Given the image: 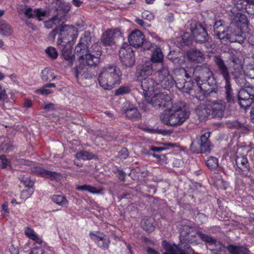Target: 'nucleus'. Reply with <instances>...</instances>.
Returning <instances> with one entry per match:
<instances>
[{
    "mask_svg": "<svg viewBox=\"0 0 254 254\" xmlns=\"http://www.w3.org/2000/svg\"><path fill=\"white\" fill-rule=\"evenodd\" d=\"M193 75L197 84L196 98L198 100H203L205 96L216 92V81L209 67L197 66L193 69Z\"/></svg>",
    "mask_w": 254,
    "mask_h": 254,
    "instance_id": "f257e3e1",
    "label": "nucleus"
},
{
    "mask_svg": "<svg viewBox=\"0 0 254 254\" xmlns=\"http://www.w3.org/2000/svg\"><path fill=\"white\" fill-rule=\"evenodd\" d=\"M190 112L186 104L179 102L172 104L160 116V119L165 125L171 127L182 125L190 117Z\"/></svg>",
    "mask_w": 254,
    "mask_h": 254,
    "instance_id": "f03ea898",
    "label": "nucleus"
},
{
    "mask_svg": "<svg viewBox=\"0 0 254 254\" xmlns=\"http://www.w3.org/2000/svg\"><path fill=\"white\" fill-rule=\"evenodd\" d=\"M180 232L181 243L186 244L189 243L193 245H197L199 244L198 238L209 245H215L216 243V240L211 236L202 234L187 223L182 225L180 228Z\"/></svg>",
    "mask_w": 254,
    "mask_h": 254,
    "instance_id": "7ed1b4c3",
    "label": "nucleus"
},
{
    "mask_svg": "<svg viewBox=\"0 0 254 254\" xmlns=\"http://www.w3.org/2000/svg\"><path fill=\"white\" fill-rule=\"evenodd\" d=\"M75 51L81 63L86 64L89 66H95L100 61L102 55L101 48L98 45H93L90 50L87 49L86 45L84 43H78L76 46Z\"/></svg>",
    "mask_w": 254,
    "mask_h": 254,
    "instance_id": "20e7f679",
    "label": "nucleus"
},
{
    "mask_svg": "<svg viewBox=\"0 0 254 254\" xmlns=\"http://www.w3.org/2000/svg\"><path fill=\"white\" fill-rule=\"evenodd\" d=\"M122 76L120 69L116 65H109L101 69L99 75L100 85L104 89H111L116 84H119Z\"/></svg>",
    "mask_w": 254,
    "mask_h": 254,
    "instance_id": "39448f33",
    "label": "nucleus"
},
{
    "mask_svg": "<svg viewBox=\"0 0 254 254\" xmlns=\"http://www.w3.org/2000/svg\"><path fill=\"white\" fill-rule=\"evenodd\" d=\"M214 33L217 38L225 44L227 41L230 42L241 43L243 41V37L240 34V29H238V32L232 31V28L230 27L226 29L223 25L221 20L217 21L214 24Z\"/></svg>",
    "mask_w": 254,
    "mask_h": 254,
    "instance_id": "423d86ee",
    "label": "nucleus"
},
{
    "mask_svg": "<svg viewBox=\"0 0 254 254\" xmlns=\"http://www.w3.org/2000/svg\"><path fill=\"white\" fill-rule=\"evenodd\" d=\"M213 61L217 66L220 74L225 80V90L227 101L228 102L233 103L235 101V96L232 92V89L230 82V75L228 71V68L225 64L224 61L219 55L214 56Z\"/></svg>",
    "mask_w": 254,
    "mask_h": 254,
    "instance_id": "0eeeda50",
    "label": "nucleus"
},
{
    "mask_svg": "<svg viewBox=\"0 0 254 254\" xmlns=\"http://www.w3.org/2000/svg\"><path fill=\"white\" fill-rule=\"evenodd\" d=\"M145 99L155 109L166 108V109H168L173 104L170 96L165 92L155 93L154 95L152 93L146 96Z\"/></svg>",
    "mask_w": 254,
    "mask_h": 254,
    "instance_id": "6e6552de",
    "label": "nucleus"
},
{
    "mask_svg": "<svg viewBox=\"0 0 254 254\" xmlns=\"http://www.w3.org/2000/svg\"><path fill=\"white\" fill-rule=\"evenodd\" d=\"M157 81L156 84H160L164 89L169 90L173 87L175 80L170 73L168 66L165 64H162L161 67L157 70Z\"/></svg>",
    "mask_w": 254,
    "mask_h": 254,
    "instance_id": "1a4fd4ad",
    "label": "nucleus"
},
{
    "mask_svg": "<svg viewBox=\"0 0 254 254\" xmlns=\"http://www.w3.org/2000/svg\"><path fill=\"white\" fill-rule=\"evenodd\" d=\"M238 102L241 108L246 110L253 104L254 107V88L246 87L240 90L238 94Z\"/></svg>",
    "mask_w": 254,
    "mask_h": 254,
    "instance_id": "9d476101",
    "label": "nucleus"
},
{
    "mask_svg": "<svg viewBox=\"0 0 254 254\" xmlns=\"http://www.w3.org/2000/svg\"><path fill=\"white\" fill-rule=\"evenodd\" d=\"M128 40L130 46L134 47H141L144 50H150L152 46V43L145 41L144 35L138 30L132 31L128 36Z\"/></svg>",
    "mask_w": 254,
    "mask_h": 254,
    "instance_id": "9b49d317",
    "label": "nucleus"
},
{
    "mask_svg": "<svg viewBox=\"0 0 254 254\" xmlns=\"http://www.w3.org/2000/svg\"><path fill=\"white\" fill-rule=\"evenodd\" d=\"M190 29L196 43H202L207 40L208 34L205 28L195 21L190 22Z\"/></svg>",
    "mask_w": 254,
    "mask_h": 254,
    "instance_id": "f8f14e48",
    "label": "nucleus"
},
{
    "mask_svg": "<svg viewBox=\"0 0 254 254\" xmlns=\"http://www.w3.org/2000/svg\"><path fill=\"white\" fill-rule=\"evenodd\" d=\"M119 57L123 64L126 66H131L134 64L135 59L134 53L129 45L127 43L123 45L119 52Z\"/></svg>",
    "mask_w": 254,
    "mask_h": 254,
    "instance_id": "ddd939ff",
    "label": "nucleus"
},
{
    "mask_svg": "<svg viewBox=\"0 0 254 254\" xmlns=\"http://www.w3.org/2000/svg\"><path fill=\"white\" fill-rule=\"evenodd\" d=\"M58 33H59V39L61 40V42H63V40L67 39L70 40L71 38L72 40L75 38L76 31L74 27L64 25H61L53 30L51 34L55 37Z\"/></svg>",
    "mask_w": 254,
    "mask_h": 254,
    "instance_id": "4468645a",
    "label": "nucleus"
},
{
    "mask_svg": "<svg viewBox=\"0 0 254 254\" xmlns=\"http://www.w3.org/2000/svg\"><path fill=\"white\" fill-rule=\"evenodd\" d=\"M90 238L102 250H108L110 244L109 238L100 231L90 232L89 233Z\"/></svg>",
    "mask_w": 254,
    "mask_h": 254,
    "instance_id": "2eb2a0df",
    "label": "nucleus"
},
{
    "mask_svg": "<svg viewBox=\"0 0 254 254\" xmlns=\"http://www.w3.org/2000/svg\"><path fill=\"white\" fill-rule=\"evenodd\" d=\"M236 164L238 168L241 170L242 174L246 177L251 175L250 167L247 158L243 155L238 154L235 158Z\"/></svg>",
    "mask_w": 254,
    "mask_h": 254,
    "instance_id": "dca6fc26",
    "label": "nucleus"
},
{
    "mask_svg": "<svg viewBox=\"0 0 254 254\" xmlns=\"http://www.w3.org/2000/svg\"><path fill=\"white\" fill-rule=\"evenodd\" d=\"M209 107L213 116L221 118L226 109V104L224 101L218 100L209 104Z\"/></svg>",
    "mask_w": 254,
    "mask_h": 254,
    "instance_id": "f3484780",
    "label": "nucleus"
},
{
    "mask_svg": "<svg viewBox=\"0 0 254 254\" xmlns=\"http://www.w3.org/2000/svg\"><path fill=\"white\" fill-rule=\"evenodd\" d=\"M141 80V86L143 90L144 98L146 96L151 94L154 91L155 83L154 80L152 78L144 77L143 79L140 78Z\"/></svg>",
    "mask_w": 254,
    "mask_h": 254,
    "instance_id": "a211bd4d",
    "label": "nucleus"
},
{
    "mask_svg": "<svg viewBox=\"0 0 254 254\" xmlns=\"http://www.w3.org/2000/svg\"><path fill=\"white\" fill-rule=\"evenodd\" d=\"M32 171L41 176L46 177L51 180H60L61 178V175L59 173L45 170L39 166L34 167Z\"/></svg>",
    "mask_w": 254,
    "mask_h": 254,
    "instance_id": "6ab92c4d",
    "label": "nucleus"
},
{
    "mask_svg": "<svg viewBox=\"0 0 254 254\" xmlns=\"http://www.w3.org/2000/svg\"><path fill=\"white\" fill-rule=\"evenodd\" d=\"M101 40L105 46H112L116 43L115 32L111 29L106 31L102 34Z\"/></svg>",
    "mask_w": 254,
    "mask_h": 254,
    "instance_id": "aec40b11",
    "label": "nucleus"
},
{
    "mask_svg": "<svg viewBox=\"0 0 254 254\" xmlns=\"http://www.w3.org/2000/svg\"><path fill=\"white\" fill-rule=\"evenodd\" d=\"M168 58L175 64L181 65L185 62V56L184 54L179 51H170L168 55Z\"/></svg>",
    "mask_w": 254,
    "mask_h": 254,
    "instance_id": "412c9836",
    "label": "nucleus"
},
{
    "mask_svg": "<svg viewBox=\"0 0 254 254\" xmlns=\"http://www.w3.org/2000/svg\"><path fill=\"white\" fill-rule=\"evenodd\" d=\"M232 13L233 14L232 22L233 26L234 25V23H236L238 26L239 27V29H240L242 26H245L247 25L248 20L245 14L240 12H237L235 14L233 12ZM240 31L241 30H240Z\"/></svg>",
    "mask_w": 254,
    "mask_h": 254,
    "instance_id": "4be33fe9",
    "label": "nucleus"
},
{
    "mask_svg": "<svg viewBox=\"0 0 254 254\" xmlns=\"http://www.w3.org/2000/svg\"><path fill=\"white\" fill-rule=\"evenodd\" d=\"M211 113L210 108L209 104H200L196 109V113L200 120H203L208 117Z\"/></svg>",
    "mask_w": 254,
    "mask_h": 254,
    "instance_id": "5701e85b",
    "label": "nucleus"
},
{
    "mask_svg": "<svg viewBox=\"0 0 254 254\" xmlns=\"http://www.w3.org/2000/svg\"><path fill=\"white\" fill-rule=\"evenodd\" d=\"M187 56L190 60L196 61L197 63L202 62L205 59L203 54L197 50L189 51L187 53Z\"/></svg>",
    "mask_w": 254,
    "mask_h": 254,
    "instance_id": "b1692460",
    "label": "nucleus"
},
{
    "mask_svg": "<svg viewBox=\"0 0 254 254\" xmlns=\"http://www.w3.org/2000/svg\"><path fill=\"white\" fill-rule=\"evenodd\" d=\"M163 59L164 56L163 54L159 48L157 47L154 51L153 52L151 57V61L152 63H159L160 64L159 65V67H161V65L162 64H164L163 63Z\"/></svg>",
    "mask_w": 254,
    "mask_h": 254,
    "instance_id": "393cba45",
    "label": "nucleus"
},
{
    "mask_svg": "<svg viewBox=\"0 0 254 254\" xmlns=\"http://www.w3.org/2000/svg\"><path fill=\"white\" fill-rule=\"evenodd\" d=\"M24 14L29 18L37 17L39 20H41V17L44 16L46 13L40 9L33 10L31 8H28L25 10Z\"/></svg>",
    "mask_w": 254,
    "mask_h": 254,
    "instance_id": "a878e982",
    "label": "nucleus"
},
{
    "mask_svg": "<svg viewBox=\"0 0 254 254\" xmlns=\"http://www.w3.org/2000/svg\"><path fill=\"white\" fill-rule=\"evenodd\" d=\"M52 201L56 204L63 207H67L68 201L66 198L62 195L54 194L50 197Z\"/></svg>",
    "mask_w": 254,
    "mask_h": 254,
    "instance_id": "bb28decb",
    "label": "nucleus"
},
{
    "mask_svg": "<svg viewBox=\"0 0 254 254\" xmlns=\"http://www.w3.org/2000/svg\"><path fill=\"white\" fill-rule=\"evenodd\" d=\"M124 111L126 117L128 119H137L140 117V113L137 108L132 105H129Z\"/></svg>",
    "mask_w": 254,
    "mask_h": 254,
    "instance_id": "cd10ccee",
    "label": "nucleus"
},
{
    "mask_svg": "<svg viewBox=\"0 0 254 254\" xmlns=\"http://www.w3.org/2000/svg\"><path fill=\"white\" fill-rule=\"evenodd\" d=\"M13 30L11 26L4 21L0 22V35L3 37H8L12 34Z\"/></svg>",
    "mask_w": 254,
    "mask_h": 254,
    "instance_id": "c85d7f7f",
    "label": "nucleus"
},
{
    "mask_svg": "<svg viewBox=\"0 0 254 254\" xmlns=\"http://www.w3.org/2000/svg\"><path fill=\"white\" fill-rule=\"evenodd\" d=\"M230 254H249V250L243 246L230 245L227 247Z\"/></svg>",
    "mask_w": 254,
    "mask_h": 254,
    "instance_id": "c756f323",
    "label": "nucleus"
},
{
    "mask_svg": "<svg viewBox=\"0 0 254 254\" xmlns=\"http://www.w3.org/2000/svg\"><path fill=\"white\" fill-rule=\"evenodd\" d=\"M10 140L7 137H0V150L8 152L13 149Z\"/></svg>",
    "mask_w": 254,
    "mask_h": 254,
    "instance_id": "7c9ffc66",
    "label": "nucleus"
},
{
    "mask_svg": "<svg viewBox=\"0 0 254 254\" xmlns=\"http://www.w3.org/2000/svg\"><path fill=\"white\" fill-rule=\"evenodd\" d=\"M203 145H201L197 139L192 142L190 146V150L195 153H205L209 152L206 148H204Z\"/></svg>",
    "mask_w": 254,
    "mask_h": 254,
    "instance_id": "2f4dec72",
    "label": "nucleus"
},
{
    "mask_svg": "<svg viewBox=\"0 0 254 254\" xmlns=\"http://www.w3.org/2000/svg\"><path fill=\"white\" fill-rule=\"evenodd\" d=\"M154 221L152 218H144L142 219L141 224L143 229L148 233L153 231L155 228Z\"/></svg>",
    "mask_w": 254,
    "mask_h": 254,
    "instance_id": "473e14b6",
    "label": "nucleus"
},
{
    "mask_svg": "<svg viewBox=\"0 0 254 254\" xmlns=\"http://www.w3.org/2000/svg\"><path fill=\"white\" fill-rule=\"evenodd\" d=\"M210 136L209 132H205L204 133L202 134L199 138L197 139L200 142L201 145H203L204 148L206 149L209 152L210 150L211 144L209 140Z\"/></svg>",
    "mask_w": 254,
    "mask_h": 254,
    "instance_id": "72a5a7b5",
    "label": "nucleus"
},
{
    "mask_svg": "<svg viewBox=\"0 0 254 254\" xmlns=\"http://www.w3.org/2000/svg\"><path fill=\"white\" fill-rule=\"evenodd\" d=\"M41 78L44 81H51L55 78L52 69L46 68L42 70L41 72Z\"/></svg>",
    "mask_w": 254,
    "mask_h": 254,
    "instance_id": "f704fd0d",
    "label": "nucleus"
},
{
    "mask_svg": "<svg viewBox=\"0 0 254 254\" xmlns=\"http://www.w3.org/2000/svg\"><path fill=\"white\" fill-rule=\"evenodd\" d=\"M75 188L77 190L87 191L93 194H99L101 192V190L97 188L86 184L82 186L76 185Z\"/></svg>",
    "mask_w": 254,
    "mask_h": 254,
    "instance_id": "c9c22d12",
    "label": "nucleus"
},
{
    "mask_svg": "<svg viewBox=\"0 0 254 254\" xmlns=\"http://www.w3.org/2000/svg\"><path fill=\"white\" fill-rule=\"evenodd\" d=\"M25 234L27 237L31 240L35 241L36 243L41 244L42 240L36 234L34 231L30 227L25 228Z\"/></svg>",
    "mask_w": 254,
    "mask_h": 254,
    "instance_id": "e433bc0d",
    "label": "nucleus"
},
{
    "mask_svg": "<svg viewBox=\"0 0 254 254\" xmlns=\"http://www.w3.org/2000/svg\"><path fill=\"white\" fill-rule=\"evenodd\" d=\"M95 155L91 152L87 151H81L76 153L75 157L80 160H91L93 159Z\"/></svg>",
    "mask_w": 254,
    "mask_h": 254,
    "instance_id": "4c0bfd02",
    "label": "nucleus"
},
{
    "mask_svg": "<svg viewBox=\"0 0 254 254\" xmlns=\"http://www.w3.org/2000/svg\"><path fill=\"white\" fill-rule=\"evenodd\" d=\"M153 72L152 67L149 65H146L143 66L139 71V79L140 78L143 79L145 76H148L152 74Z\"/></svg>",
    "mask_w": 254,
    "mask_h": 254,
    "instance_id": "58836bf2",
    "label": "nucleus"
},
{
    "mask_svg": "<svg viewBox=\"0 0 254 254\" xmlns=\"http://www.w3.org/2000/svg\"><path fill=\"white\" fill-rule=\"evenodd\" d=\"M185 76L187 78L188 80H185V83L184 84V89H183V92L186 93H189L190 90H192L193 87V83L190 80V77L188 73L186 72V71L185 70Z\"/></svg>",
    "mask_w": 254,
    "mask_h": 254,
    "instance_id": "ea45409f",
    "label": "nucleus"
},
{
    "mask_svg": "<svg viewBox=\"0 0 254 254\" xmlns=\"http://www.w3.org/2000/svg\"><path fill=\"white\" fill-rule=\"evenodd\" d=\"M205 163L206 166L210 169H215L218 165L217 158L213 156L208 157Z\"/></svg>",
    "mask_w": 254,
    "mask_h": 254,
    "instance_id": "a19ab883",
    "label": "nucleus"
},
{
    "mask_svg": "<svg viewBox=\"0 0 254 254\" xmlns=\"http://www.w3.org/2000/svg\"><path fill=\"white\" fill-rule=\"evenodd\" d=\"M62 55L65 60L69 62H71L73 61L74 56L72 54V49L70 48L68 49H63Z\"/></svg>",
    "mask_w": 254,
    "mask_h": 254,
    "instance_id": "79ce46f5",
    "label": "nucleus"
},
{
    "mask_svg": "<svg viewBox=\"0 0 254 254\" xmlns=\"http://www.w3.org/2000/svg\"><path fill=\"white\" fill-rule=\"evenodd\" d=\"M45 52L47 56L53 59H56L58 56V53L55 48L53 47H49L46 48Z\"/></svg>",
    "mask_w": 254,
    "mask_h": 254,
    "instance_id": "37998d69",
    "label": "nucleus"
},
{
    "mask_svg": "<svg viewBox=\"0 0 254 254\" xmlns=\"http://www.w3.org/2000/svg\"><path fill=\"white\" fill-rule=\"evenodd\" d=\"M179 249L184 252L186 254H190L191 253H192V254H200L195 253L188 244L180 243V244L179 245Z\"/></svg>",
    "mask_w": 254,
    "mask_h": 254,
    "instance_id": "c03bdc74",
    "label": "nucleus"
},
{
    "mask_svg": "<svg viewBox=\"0 0 254 254\" xmlns=\"http://www.w3.org/2000/svg\"><path fill=\"white\" fill-rule=\"evenodd\" d=\"M235 81L236 83L239 85L241 87H244V88H245L247 86V81L245 79V76L243 75H240L235 78Z\"/></svg>",
    "mask_w": 254,
    "mask_h": 254,
    "instance_id": "a18cd8bd",
    "label": "nucleus"
},
{
    "mask_svg": "<svg viewBox=\"0 0 254 254\" xmlns=\"http://www.w3.org/2000/svg\"><path fill=\"white\" fill-rule=\"evenodd\" d=\"M243 1L252 4H254V0H238L237 3H235L236 7L238 9L246 8V4H243Z\"/></svg>",
    "mask_w": 254,
    "mask_h": 254,
    "instance_id": "49530a36",
    "label": "nucleus"
},
{
    "mask_svg": "<svg viewBox=\"0 0 254 254\" xmlns=\"http://www.w3.org/2000/svg\"><path fill=\"white\" fill-rule=\"evenodd\" d=\"M174 146L173 144H165L164 146L161 147H152L151 150L156 152H160L168 149L169 147H172Z\"/></svg>",
    "mask_w": 254,
    "mask_h": 254,
    "instance_id": "de8ad7c7",
    "label": "nucleus"
},
{
    "mask_svg": "<svg viewBox=\"0 0 254 254\" xmlns=\"http://www.w3.org/2000/svg\"><path fill=\"white\" fill-rule=\"evenodd\" d=\"M33 193V190H23L20 193V198L25 200L29 198Z\"/></svg>",
    "mask_w": 254,
    "mask_h": 254,
    "instance_id": "09e8293b",
    "label": "nucleus"
},
{
    "mask_svg": "<svg viewBox=\"0 0 254 254\" xmlns=\"http://www.w3.org/2000/svg\"><path fill=\"white\" fill-rule=\"evenodd\" d=\"M10 164V162L4 155L0 156V168H5Z\"/></svg>",
    "mask_w": 254,
    "mask_h": 254,
    "instance_id": "8fccbe9b",
    "label": "nucleus"
},
{
    "mask_svg": "<svg viewBox=\"0 0 254 254\" xmlns=\"http://www.w3.org/2000/svg\"><path fill=\"white\" fill-rule=\"evenodd\" d=\"M48 87H45V85L40 89H37L35 91V93L40 94L41 95H49L53 92V91L50 89H47Z\"/></svg>",
    "mask_w": 254,
    "mask_h": 254,
    "instance_id": "3c124183",
    "label": "nucleus"
},
{
    "mask_svg": "<svg viewBox=\"0 0 254 254\" xmlns=\"http://www.w3.org/2000/svg\"><path fill=\"white\" fill-rule=\"evenodd\" d=\"M130 90L128 87L125 86H122L117 89L115 91L116 95H123L125 93H128Z\"/></svg>",
    "mask_w": 254,
    "mask_h": 254,
    "instance_id": "603ef678",
    "label": "nucleus"
},
{
    "mask_svg": "<svg viewBox=\"0 0 254 254\" xmlns=\"http://www.w3.org/2000/svg\"><path fill=\"white\" fill-rule=\"evenodd\" d=\"M185 79L183 78H179L177 81H175L176 87L178 89L183 92V89H184V84L185 83Z\"/></svg>",
    "mask_w": 254,
    "mask_h": 254,
    "instance_id": "864d4df0",
    "label": "nucleus"
},
{
    "mask_svg": "<svg viewBox=\"0 0 254 254\" xmlns=\"http://www.w3.org/2000/svg\"><path fill=\"white\" fill-rule=\"evenodd\" d=\"M29 254H45V253L42 248L36 247L32 249Z\"/></svg>",
    "mask_w": 254,
    "mask_h": 254,
    "instance_id": "5fc2aeb1",
    "label": "nucleus"
},
{
    "mask_svg": "<svg viewBox=\"0 0 254 254\" xmlns=\"http://www.w3.org/2000/svg\"><path fill=\"white\" fill-rule=\"evenodd\" d=\"M41 109H44L47 111H51L55 109L54 104L53 103H44L41 106Z\"/></svg>",
    "mask_w": 254,
    "mask_h": 254,
    "instance_id": "6e6d98bb",
    "label": "nucleus"
},
{
    "mask_svg": "<svg viewBox=\"0 0 254 254\" xmlns=\"http://www.w3.org/2000/svg\"><path fill=\"white\" fill-rule=\"evenodd\" d=\"M22 181L26 187L31 188L33 185V182L27 177H23L22 179Z\"/></svg>",
    "mask_w": 254,
    "mask_h": 254,
    "instance_id": "4d7b16f0",
    "label": "nucleus"
},
{
    "mask_svg": "<svg viewBox=\"0 0 254 254\" xmlns=\"http://www.w3.org/2000/svg\"><path fill=\"white\" fill-rule=\"evenodd\" d=\"M5 89L0 85V101H4L7 99Z\"/></svg>",
    "mask_w": 254,
    "mask_h": 254,
    "instance_id": "13d9d810",
    "label": "nucleus"
},
{
    "mask_svg": "<svg viewBox=\"0 0 254 254\" xmlns=\"http://www.w3.org/2000/svg\"><path fill=\"white\" fill-rule=\"evenodd\" d=\"M128 155V151L127 148H123L119 152V156L121 158L126 159Z\"/></svg>",
    "mask_w": 254,
    "mask_h": 254,
    "instance_id": "bf43d9fd",
    "label": "nucleus"
},
{
    "mask_svg": "<svg viewBox=\"0 0 254 254\" xmlns=\"http://www.w3.org/2000/svg\"><path fill=\"white\" fill-rule=\"evenodd\" d=\"M9 252L11 254H19V250L17 247L12 245L9 248Z\"/></svg>",
    "mask_w": 254,
    "mask_h": 254,
    "instance_id": "052dcab7",
    "label": "nucleus"
},
{
    "mask_svg": "<svg viewBox=\"0 0 254 254\" xmlns=\"http://www.w3.org/2000/svg\"><path fill=\"white\" fill-rule=\"evenodd\" d=\"M153 156L156 158H157V159L158 160H166V155H164V154H160V155H158V154H153Z\"/></svg>",
    "mask_w": 254,
    "mask_h": 254,
    "instance_id": "680f3d73",
    "label": "nucleus"
},
{
    "mask_svg": "<svg viewBox=\"0 0 254 254\" xmlns=\"http://www.w3.org/2000/svg\"><path fill=\"white\" fill-rule=\"evenodd\" d=\"M196 218L198 219H201V220H200L201 223H203L207 220V217H206V215H205L203 213L198 214L197 215Z\"/></svg>",
    "mask_w": 254,
    "mask_h": 254,
    "instance_id": "e2e57ef3",
    "label": "nucleus"
},
{
    "mask_svg": "<svg viewBox=\"0 0 254 254\" xmlns=\"http://www.w3.org/2000/svg\"><path fill=\"white\" fill-rule=\"evenodd\" d=\"M83 69L81 67V65H80L79 67L77 68L76 69L77 75H78V74H81L82 76H84V77L87 78L88 76H87L86 74L84 73H83V71H82Z\"/></svg>",
    "mask_w": 254,
    "mask_h": 254,
    "instance_id": "0e129e2a",
    "label": "nucleus"
},
{
    "mask_svg": "<svg viewBox=\"0 0 254 254\" xmlns=\"http://www.w3.org/2000/svg\"><path fill=\"white\" fill-rule=\"evenodd\" d=\"M142 17L150 20L152 19V16L148 11H145L142 13Z\"/></svg>",
    "mask_w": 254,
    "mask_h": 254,
    "instance_id": "69168bd1",
    "label": "nucleus"
},
{
    "mask_svg": "<svg viewBox=\"0 0 254 254\" xmlns=\"http://www.w3.org/2000/svg\"><path fill=\"white\" fill-rule=\"evenodd\" d=\"M231 62L233 63L234 64H240L239 59L236 57L233 56L230 59Z\"/></svg>",
    "mask_w": 254,
    "mask_h": 254,
    "instance_id": "338daca9",
    "label": "nucleus"
},
{
    "mask_svg": "<svg viewBox=\"0 0 254 254\" xmlns=\"http://www.w3.org/2000/svg\"><path fill=\"white\" fill-rule=\"evenodd\" d=\"M248 73L251 78L254 79V68L250 69Z\"/></svg>",
    "mask_w": 254,
    "mask_h": 254,
    "instance_id": "774afa93",
    "label": "nucleus"
}]
</instances>
